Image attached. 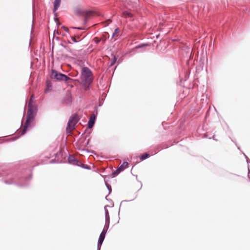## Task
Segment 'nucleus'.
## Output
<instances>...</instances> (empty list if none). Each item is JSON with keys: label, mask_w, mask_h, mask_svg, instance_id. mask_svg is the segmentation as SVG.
<instances>
[{"label": "nucleus", "mask_w": 250, "mask_h": 250, "mask_svg": "<svg viewBox=\"0 0 250 250\" xmlns=\"http://www.w3.org/2000/svg\"><path fill=\"white\" fill-rule=\"evenodd\" d=\"M81 81L82 85L88 88L93 82L92 73L89 68L84 67L82 68L81 73Z\"/></svg>", "instance_id": "1"}, {"label": "nucleus", "mask_w": 250, "mask_h": 250, "mask_svg": "<svg viewBox=\"0 0 250 250\" xmlns=\"http://www.w3.org/2000/svg\"><path fill=\"white\" fill-rule=\"evenodd\" d=\"M34 118V110L33 106H31V103L28 104V110L27 115V119L23 129L22 130L21 135H23L26 132L27 128L31 126V123Z\"/></svg>", "instance_id": "2"}, {"label": "nucleus", "mask_w": 250, "mask_h": 250, "mask_svg": "<svg viewBox=\"0 0 250 250\" xmlns=\"http://www.w3.org/2000/svg\"><path fill=\"white\" fill-rule=\"evenodd\" d=\"M19 177L16 175L10 174H8L4 180V183L6 184H16L20 187H25L27 185V183L22 184L21 183V179L19 182Z\"/></svg>", "instance_id": "3"}, {"label": "nucleus", "mask_w": 250, "mask_h": 250, "mask_svg": "<svg viewBox=\"0 0 250 250\" xmlns=\"http://www.w3.org/2000/svg\"><path fill=\"white\" fill-rule=\"evenodd\" d=\"M50 77L51 79H55L59 81L64 82H66L71 79L67 75L59 73L55 70H52Z\"/></svg>", "instance_id": "4"}, {"label": "nucleus", "mask_w": 250, "mask_h": 250, "mask_svg": "<svg viewBox=\"0 0 250 250\" xmlns=\"http://www.w3.org/2000/svg\"><path fill=\"white\" fill-rule=\"evenodd\" d=\"M78 121V117L76 116H74L70 118L66 127V132L68 134L71 133V131L74 128Z\"/></svg>", "instance_id": "5"}, {"label": "nucleus", "mask_w": 250, "mask_h": 250, "mask_svg": "<svg viewBox=\"0 0 250 250\" xmlns=\"http://www.w3.org/2000/svg\"><path fill=\"white\" fill-rule=\"evenodd\" d=\"M76 13L79 15L84 16V21H86L87 18L92 15L93 12L92 11L86 10L82 8H77L76 11Z\"/></svg>", "instance_id": "6"}, {"label": "nucleus", "mask_w": 250, "mask_h": 250, "mask_svg": "<svg viewBox=\"0 0 250 250\" xmlns=\"http://www.w3.org/2000/svg\"><path fill=\"white\" fill-rule=\"evenodd\" d=\"M68 160L70 164H73L74 165L80 166L81 165H82V163L80 161L76 159V158L74 157L71 156V155H70L69 156Z\"/></svg>", "instance_id": "7"}, {"label": "nucleus", "mask_w": 250, "mask_h": 250, "mask_svg": "<svg viewBox=\"0 0 250 250\" xmlns=\"http://www.w3.org/2000/svg\"><path fill=\"white\" fill-rule=\"evenodd\" d=\"M96 116L94 114H93L90 117L89 121L88 122V127L91 128L93 127L95 123Z\"/></svg>", "instance_id": "8"}, {"label": "nucleus", "mask_w": 250, "mask_h": 250, "mask_svg": "<svg viewBox=\"0 0 250 250\" xmlns=\"http://www.w3.org/2000/svg\"><path fill=\"white\" fill-rule=\"evenodd\" d=\"M106 233H105L104 230H103L101 233L98 241V242L99 243V246H102L103 241L104 239Z\"/></svg>", "instance_id": "9"}, {"label": "nucleus", "mask_w": 250, "mask_h": 250, "mask_svg": "<svg viewBox=\"0 0 250 250\" xmlns=\"http://www.w3.org/2000/svg\"><path fill=\"white\" fill-rule=\"evenodd\" d=\"M61 0H54L53 11H56L60 5Z\"/></svg>", "instance_id": "10"}, {"label": "nucleus", "mask_w": 250, "mask_h": 250, "mask_svg": "<svg viewBox=\"0 0 250 250\" xmlns=\"http://www.w3.org/2000/svg\"><path fill=\"white\" fill-rule=\"evenodd\" d=\"M128 163L127 162H124L122 165H121L119 168L122 171L128 166Z\"/></svg>", "instance_id": "11"}, {"label": "nucleus", "mask_w": 250, "mask_h": 250, "mask_svg": "<svg viewBox=\"0 0 250 250\" xmlns=\"http://www.w3.org/2000/svg\"><path fill=\"white\" fill-rule=\"evenodd\" d=\"M123 15H124V16H125L126 18H127V17H132V14L130 13L129 12H127V11H124V12H123Z\"/></svg>", "instance_id": "12"}, {"label": "nucleus", "mask_w": 250, "mask_h": 250, "mask_svg": "<svg viewBox=\"0 0 250 250\" xmlns=\"http://www.w3.org/2000/svg\"><path fill=\"white\" fill-rule=\"evenodd\" d=\"M191 52H192V50L190 47H188L187 48V51L186 52V56L187 57H189V58L191 57Z\"/></svg>", "instance_id": "13"}, {"label": "nucleus", "mask_w": 250, "mask_h": 250, "mask_svg": "<svg viewBox=\"0 0 250 250\" xmlns=\"http://www.w3.org/2000/svg\"><path fill=\"white\" fill-rule=\"evenodd\" d=\"M149 156V154L147 153H146L145 154H144L143 155H142L141 157H140V159L141 160H144L146 159H147V158H148Z\"/></svg>", "instance_id": "14"}, {"label": "nucleus", "mask_w": 250, "mask_h": 250, "mask_svg": "<svg viewBox=\"0 0 250 250\" xmlns=\"http://www.w3.org/2000/svg\"><path fill=\"white\" fill-rule=\"evenodd\" d=\"M121 171H122L118 167L115 171H114L112 173V175H113V177H114V176L117 175L118 174H119Z\"/></svg>", "instance_id": "15"}, {"label": "nucleus", "mask_w": 250, "mask_h": 250, "mask_svg": "<svg viewBox=\"0 0 250 250\" xmlns=\"http://www.w3.org/2000/svg\"><path fill=\"white\" fill-rule=\"evenodd\" d=\"M109 223H105V225H104V228L103 229V230H104L105 231V233H106L107 232V231L109 228Z\"/></svg>", "instance_id": "16"}, {"label": "nucleus", "mask_w": 250, "mask_h": 250, "mask_svg": "<svg viewBox=\"0 0 250 250\" xmlns=\"http://www.w3.org/2000/svg\"><path fill=\"white\" fill-rule=\"evenodd\" d=\"M51 85L50 83H48L47 84V86H46V88H45V89L44 90V92L45 93H47L48 92L50 91V88H51Z\"/></svg>", "instance_id": "17"}, {"label": "nucleus", "mask_w": 250, "mask_h": 250, "mask_svg": "<svg viewBox=\"0 0 250 250\" xmlns=\"http://www.w3.org/2000/svg\"><path fill=\"white\" fill-rule=\"evenodd\" d=\"M119 31H120V30H119V28H116V29H115V30H114V33H113V34H112V38H113V37H114V36H115L116 35V34H117L118 33H119Z\"/></svg>", "instance_id": "18"}, {"label": "nucleus", "mask_w": 250, "mask_h": 250, "mask_svg": "<svg viewBox=\"0 0 250 250\" xmlns=\"http://www.w3.org/2000/svg\"><path fill=\"white\" fill-rule=\"evenodd\" d=\"M117 61V58L115 56H114L113 60L111 61L110 63V66H113Z\"/></svg>", "instance_id": "19"}, {"label": "nucleus", "mask_w": 250, "mask_h": 250, "mask_svg": "<svg viewBox=\"0 0 250 250\" xmlns=\"http://www.w3.org/2000/svg\"><path fill=\"white\" fill-rule=\"evenodd\" d=\"M105 222L110 223V217L109 215L105 216Z\"/></svg>", "instance_id": "20"}, {"label": "nucleus", "mask_w": 250, "mask_h": 250, "mask_svg": "<svg viewBox=\"0 0 250 250\" xmlns=\"http://www.w3.org/2000/svg\"><path fill=\"white\" fill-rule=\"evenodd\" d=\"M34 97L33 95H32L30 97V101L29 103H31V106H32V103L34 100Z\"/></svg>", "instance_id": "21"}, {"label": "nucleus", "mask_w": 250, "mask_h": 250, "mask_svg": "<svg viewBox=\"0 0 250 250\" xmlns=\"http://www.w3.org/2000/svg\"><path fill=\"white\" fill-rule=\"evenodd\" d=\"M106 187H107L108 190H109V192H110L111 191V186L107 184H106Z\"/></svg>", "instance_id": "22"}, {"label": "nucleus", "mask_w": 250, "mask_h": 250, "mask_svg": "<svg viewBox=\"0 0 250 250\" xmlns=\"http://www.w3.org/2000/svg\"><path fill=\"white\" fill-rule=\"evenodd\" d=\"M146 44H140V45H138L136 48H141V47H144V46H146Z\"/></svg>", "instance_id": "23"}, {"label": "nucleus", "mask_w": 250, "mask_h": 250, "mask_svg": "<svg viewBox=\"0 0 250 250\" xmlns=\"http://www.w3.org/2000/svg\"><path fill=\"white\" fill-rule=\"evenodd\" d=\"M80 167H83L84 168H86V169H90V167L89 166H86V167H84V165L82 164V165H81V166H80Z\"/></svg>", "instance_id": "24"}, {"label": "nucleus", "mask_w": 250, "mask_h": 250, "mask_svg": "<svg viewBox=\"0 0 250 250\" xmlns=\"http://www.w3.org/2000/svg\"><path fill=\"white\" fill-rule=\"evenodd\" d=\"M109 215L108 211L107 209L105 208V216Z\"/></svg>", "instance_id": "25"}, {"label": "nucleus", "mask_w": 250, "mask_h": 250, "mask_svg": "<svg viewBox=\"0 0 250 250\" xmlns=\"http://www.w3.org/2000/svg\"><path fill=\"white\" fill-rule=\"evenodd\" d=\"M71 40L74 42H78L74 37H71Z\"/></svg>", "instance_id": "26"}, {"label": "nucleus", "mask_w": 250, "mask_h": 250, "mask_svg": "<svg viewBox=\"0 0 250 250\" xmlns=\"http://www.w3.org/2000/svg\"><path fill=\"white\" fill-rule=\"evenodd\" d=\"M31 178H32V176L31 174H30L28 177L26 178V181H27L28 179H31Z\"/></svg>", "instance_id": "27"}, {"label": "nucleus", "mask_w": 250, "mask_h": 250, "mask_svg": "<svg viewBox=\"0 0 250 250\" xmlns=\"http://www.w3.org/2000/svg\"><path fill=\"white\" fill-rule=\"evenodd\" d=\"M248 170H249L248 168L246 167L245 168V174L247 173Z\"/></svg>", "instance_id": "28"}, {"label": "nucleus", "mask_w": 250, "mask_h": 250, "mask_svg": "<svg viewBox=\"0 0 250 250\" xmlns=\"http://www.w3.org/2000/svg\"><path fill=\"white\" fill-rule=\"evenodd\" d=\"M101 246H99V243L97 244V250H100Z\"/></svg>", "instance_id": "29"}, {"label": "nucleus", "mask_w": 250, "mask_h": 250, "mask_svg": "<svg viewBox=\"0 0 250 250\" xmlns=\"http://www.w3.org/2000/svg\"><path fill=\"white\" fill-rule=\"evenodd\" d=\"M101 39H99V40H97L95 41V42L96 43H98L100 41H101Z\"/></svg>", "instance_id": "30"}, {"label": "nucleus", "mask_w": 250, "mask_h": 250, "mask_svg": "<svg viewBox=\"0 0 250 250\" xmlns=\"http://www.w3.org/2000/svg\"><path fill=\"white\" fill-rule=\"evenodd\" d=\"M77 29H80V30H82V29H83V28H80V27H78V28H77Z\"/></svg>", "instance_id": "31"}, {"label": "nucleus", "mask_w": 250, "mask_h": 250, "mask_svg": "<svg viewBox=\"0 0 250 250\" xmlns=\"http://www.w3.org/2000/svg\"><path fill=\"white\" fill-rule=\"evenodd\" d=\"M108 21H109V22L111 21L110 19L108 20Z\"/></svg>", "instance_id": "32"}]
</instances>
